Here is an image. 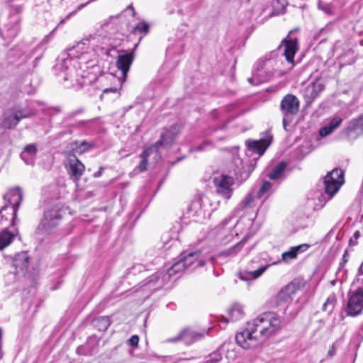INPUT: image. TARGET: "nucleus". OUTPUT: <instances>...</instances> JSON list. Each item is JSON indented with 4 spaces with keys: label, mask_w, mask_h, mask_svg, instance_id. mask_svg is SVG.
<instances>
[{
    "label": "nucleus",
    "mask_w": 363,
    "mask_h": 363,
    "mask_svg": "<svg viewBox=\"0 0 363 363\" xmlns=\"http://www.w3.org/2000/svg\"><path fill=\"white\" fill-rule=\"evenodd\" d=\"M281 320L277 314L268 312L248 323L247 328L235 335V340L243 349H249L257 342L267 340L281 328Z\"/></svg>",
    "instance_id": "1"
},
{
    "label": "nucleus",
    "mask_w": 363,
    "mask_h": 363,
    "mask_svg": "<svg viewBox=\"0 0 363 363\" xmlns=\"http://www.w3.org/2000/svg\"><path fill=\"white\" fill-rule=\"evenodd\" d=\"M111 44V38L106 34L104 27H101L94 34L84 38L75 45L69 48L67 52L62 55V66L67 68V64L73 61V58L79 59L77 63L82 68V65L90 64L89 66H94L95 62L93 60L87 59L86 55L89 51L94 53L104 54L107 52Z\"/></svg>",
    "instance_id": "2"
},
{
    "label": "nucleus",
    "mask_w": 363,
    "mask_h": 363,
    "mask_svg": "<svg viewBox=\"0 0 363 363\" xmlns=\"http://www.w3.org/2000/svg\"><path fill=\"white\" fill-rule=\"evenodd\" d=\"M65 213L64 208L60 205H55L45 210L37 226L36 233L50 237L59 236L61 234L60 226Z\"/></svg>",
    "instance_id": "3"
},
{
    "label": "nucleus",
    "mask_w": 363,
    "mask_h": 363,
    "mask_svg": "<svg viewBox=\"0 0 363 363\" xmlns=\"http://www.w3.org/2000/svg\"><path fill=\"white\" fill-rule=\"evenodd\" d=\"M79 59L73 58L71 63L67 64V68L62 66V62L56 65L58 69L67 72L64 77V80H70L72 82H75L81 88L91 84L95 80V76L91 74L84 68H89L90 64L82 65V68L77 63Z\"/></svg>",
    "instance_id": "4"
},
{
    "label": "nucleus",
    "mask_w": 363,
    "mask_h": 363,
    "mask_svg": "<svg viewBox=\"0 0 363 363\" xmlns=\"http://www.w3.org/2000/svg\"><path fill=\"white\" fill-rule=\"evenodd\" d=\"M208 259L210 257L206 258L201 250L185 252L182 257L168 269V275L171 277L183 269L190 268L194 269L199 267H203Z\"/></svg>",
    "instance_id": "5"
},
{
    "label": "nucleus",
    "mask_w": 363,
    "mask_h": 363,
    "mask_svg": "<svg viewBox=\"0 0 363 363\" xmlns=\"http://www.w3.org/2000/svg\"><path fill=\"white\" fill-rule=\"evenodd\" d=\"M344 172L340 168H335L329 172L324 177L323 185L325 194H321L320 201H323L325 203L331 199L333 196L339 191L341 186L344 184Z\"/></svg>",
    "instance_id": "6"
},
{
    "label": "nucleus",
    "mask_w": 363,
    "mask_h": 363,
    "mask_svg": "<svg viewBox=\"0 0 363 363\" xmlns=\"http://www.w3.org/2000/svg\"><path fill=\"white\" fill-rule=\"evenodd\" d=\"M363 310V279L353 281L349 292L347 313L351 316L359 315Z\"/></svg>",
    "instance_id": "7"
},
{
    "label": "nucleus",
    "mask_w": 363,
    "mask_h": 363,
    "mask_svg": "<svg viewBox=\"0 0 363 363\" xmlns=\"http://www.w3.org/2000/svg\"><path fill=\"white\" fill-rule=\"evenodd\" d=\"M300 101L295 95L288 94L282 98L279 109L282 115L283 127L285 130L298 113Z\"/></svg>",
    "instance_id": "8"
},
{
    "label": "nucleus",
    "mask_w": 363,
    "mask_h": 363,
    "mask_svg": "<svg viewBox=\"0 0 363 363\" xmlns=\"http://www.w3.org/2000/svg\"><path fill=\"white\" fill-rule=\"evenodd\" d=\"M234 216H229L220 223L216 226L211 231V234L220 245H226L230 242L234 236V228L237 221H233Z\"/></svg>",
    "instance_id": "9"
},
{
    "label": "nucleus",
    "mask_w": 363,
    "mask_h": 363,
    "mask_svg": "<svg viewBox=\"0 0 363 363\" xmlns=\"http://www.w3.org/2000/svg\"><path fill=\"white\" fill-rule=\"evenodd\" d=\"M259 258L253 259L250 261L246 268L240 271L238 277L243 281H249L259 278L270 266L269 264L263 265L259 263Z\"/></svg>",
    "instance_id": "10"
},
{
    "label": "nucleus",
    "mask_w": 363,
    "mask_h": 363,
    "mask_svg": "<svg viewBox=\"0 0 363 363\" xmlns=\"http://www.w3.org/2000/svg\"><path fill=\"white\" fill-rule=\"evenodd\" d=\"M267 61V58H261L257 60L254 66L252 77L247 79L250 84L258 85L267 82L270 79L271 73L264 69L265 63Z\"/></svg>",
    "instance_id": "11"
},
{
    "label": "nucleus",
    "mask_w": 363,
    "mask_h": 363,
    "mask_svg": "<svg viewBox=\"0 0 363 363\" xmlns=\"http://www.w3.org/2000/svg\"><path fill=\"white\" fill-rule=\"evenodd\" d=\"M65 168L69 178L75 182H79L85 171L84 164L74 155L68 156Z\"/></svg>",
    "instance_id": "12"
},
{
    "label": "nucleus",
    "mask_w": 363,
    "mask_h": 363,
    "mask_svg": "<svg viewBox=\"0 0 363 363\" xmlns=\"http://www.w3.org/2000/svg\"><path fill=\"white\" fill-rule=\"evenodd\" d=\"M208 334L207 331L199 332L189 328L184 329L174 337L167 340L169 342H175L182 341L186 345H191L199 340L203 339L206 335Z\"/></svg>",
    "instance_id": "13"
},
{
    "label": "nucleus",
    "mask_w": 363,
    "mask_h": 363,
    "mask_svg": "<svg viewBox=\"0 0 363 363\" xmlns=\"http://www.w3.org/2000/svg\"><path fill=\"white\" fill-rule=\"evenodd\" d=\"M299 283L291 281L281 289L276 297L277 306H284L285 308L287 307L292 301V296L299 289Z\"/></svg>",
    "instance_id": "14"
},
{
    "label": "nucleus",
    "mask_w": 363,
    "mask_h": 363,
    "mask_svg": "<svg viewBox=\"0 0 363 363\" xmlns=\"http://www.w3.org/2000/svg\"><path fill=\"white\" fill-rule=\"evenodd\" d=\"M216 192L226 199H229L233 193V179L227 175H220L214 178Z\"/></svg>",
    "instance_id": "15"
},
{
    "label": "nucleus",
    "mask_w": 363,
    "mask_h": 363,
    "mask_svg": "<svg viewBox=\"0 0 363 363\" xmlns=\"http://www.w3.org/2000/svg\"><path fill=\"white\" fill-rule=\"evenodd\" d=\"M292 32L291 31L288 36L282 40L278 48L279 50H283V55L286 60L291 64H294V57L298 49L296 38H289V35Z\"/></svg>",
    "instance_id": "16"
},
{
    "label": "nucleus",
    "mask_w": 363,
    "mask_h": 363,
    "mask_svg": "<svg viewBox=\"0 0 363 363\" xmlns=\"http://www.w3.org/2000/svg\"><path fill=\"white\" fill-rule=\"evenodd\" d=\"M17 212L15 210L9 208L7 204L2 206L0 209V225L5 226V228H7V226H10L13 228L11 232L16 233L17 229L15 226L18 221Z\"/></svg>",
    "instance_id": "17"
},
{
    "label": "nucleus",
    "mask_w": 363,
    "mask_h": 363,
    "mask_svg": "<svg viewBox=\"0 0 363 363\" xmlns=\"http://www.w3.org/2000/svg\"><path fill=\"white\" fill-rule=\"evenodd\" d=\"M180 133V127L178 125H172L169 129L164 130L160 136V139L153 145L156 147V150L162 146H171L175 139Z\"/></svg>",
    "instance_id": "18"
},
{
    "label": "nucleus",
    "mask_w": 363,
    "mask_h": 363,
    "mask_svg": "<svg viewBox=\"0 0 363 363\" xmlns=\"http://www.w3.org/2000/svg\"><path fill=\"white\" fill-rule=\"evenodd\" d=\"M30 257L27 252H21L16 254L12 260V267L15 269L13 272L19 276H24L28 269Z\"/></svg>",
    "instance_id": "19"
},
{
    "label": "nucleus",
    "mask_w": 363,
    "mask_h": 363,
    "mask_svg": "<svg viewBox=\"0 0 363 363\" xmlns=\"http://www.w3.org/2000/svg\"><path fill=\"white\" fill-rule=\"evenodd\" d=\"M4 199L9 204V208L18 211L21 201L23 200V193L19 187L11 189L4 196Z\"/></svg>",
    "instance_id": "20"
},
{
    "label": "nucleus",
    "mask_w": 363,
    "mask_h": 363,
    "mask_svg": "<svg viewBox=\"0 0 363 363\" xmlns=\"http://www.w3.org/2000/svg\"><path fill=\"white\" fill-rule=\"evenodd\" d=\"M230 320L223 316L218 317V323L220 328H223L222 324L226 325L229 321H237L242 318L245 315L243 306L239 303H233L228 309Z\"/></svg>",
    "instance_id": "21"
},
{
    "label": "nucleus",
    "mask_w": 363,
    "mask_h": 363,
    "mask_svg": "<svg viewBox=\"0 0 363 363\" xmlns=\"http://www.w3.org/2000/svg\"><path fill=\"white\" fill-rule=\"evenodd\" d=\"M135 55L134 52H124L118 55L116 60V67L121 71L122 75L124 78L126 77L127 74L130 69V67L133 63Z\"/></svg>",
    "instance_id": "22"
},
{
    "label": "nucleus",
    "mask_w": 363,
    "mask_h": 363,
    "mask_svg": "<svg viewBox=\"0 0 363 363\" xmlns=\"http://www.w3.org/2000/svg\"><path fill=\"white\" fill-rule=\"evenodd\" d=\"M323 86L321 83L315 82L308 84L303 90V97L306 104L312 103L323 91Z\"/></svg>",
    "instance_id": "23"
},
{
    "label": "nucleus",
    "mask_w": 363,
    "mask_h": 363,
    "mask_svg": "<svg viewBox=\"0 0 363 363\" xmlns=\"http://www.w3.org/2000/svg\"><path fill=\"white\" fill-rule=\"evenodd\" d=\"M310 247V245L306 243L291 247L288 251L281 254V260L289 264L291 260L296 259L298 254L307 251Z\"/></svg>",
    "instance_id": "24"
},
{
    "label": "nucleus",
    "mask_w": 363,
    "mask_h": 363,
    "mask_svg": "<svg viewBox=\"0 0 363 363\" xmlns=\"http://www.w3.org/2000/svg\"><path fill=\"white\" fill-rule=\"evenodd\" d=\"M270 144V140L267 138H262L259 140L248 141L247 145L250 150L259 155H263L266 149Z\"/></svg>",
    "instance_id": "25"
},
{
    "label": "nucleus",
    "mask_w": 363,
    "mask_h": 363,
    "mask_svg": "<svg viewBox=\"0 0 363 363\" xmlns=\"http://www.w3.org/2000/svg\"><path fill=\"white\" fill-rule=\"evenodd\" d=\"M154 152H157L156 150V147L152 145L151 146L145 148L142 153L140 155V158L142 159L140 162L139 163L137 168L139 169L140 172H145L147 168V162L148 157L151 155Z\"/></svg>",
    "instance_id": "26"
},
{
    "label": "nucleus",
    "mask_w": 363,
    "mask_h": 363,
    "mask_svg": "<svg viewBox=\"0 0 363 363\" xmlns=\"http://www.w3.org/2000/svg\"><path fill=\"white\" fill-rule=\"evenodd\" d=\"M15 232L5 228L0 233V250L9 245L13 240Z\"/></svg>",
    "instance_id": "27"
},
{
    "label": "nucleus",
    "mask_w": 363,
    "mask_h": 363,
    "mask_svg": "<svg viewBox=\"0 0 363 363\" xmlns=\"http://www.w3.org/2000/svg\"><path fill=\"white\" fill-rule=\"evenodd\" d=\"M286 168V163L284 162H279L269 173L268 177L272 180H277L284 177V171Z\"/></svg>",
    "instance_id": "28"
},
{
    "label": "nucleus",
    "mask_w": 363,
    "mask_h": 363,
    "mask_svg": "<svg viewBox=\"0 0 363 363\" xmlns=\"http://www.w3.org/2000/svg\"><path fill=\"white\" fill-rule=\"evenodd\" d=\"M18 118L11 109V113H6L3 120V126L8 129L14 128L18 124Z\"/></svg>",
    "instance_id": "29"
},
{
    "label": "nucleus",
    "mask_w": 363,
    "mask_h": 363,
    "mask_svg": "<svg viewBox=\"0 0 363 363\" xmlns=\"http://www.w3.org/2000/svg\"><path fill=\"white\" fill-rule=\"evenodd\" d=\"M93 325L99 331H106L111 325V320L108 316H99L93 320Z\"/></svg>",
    "instance_id": "30"
},
{
    "label": "nucleus",
    "mask_w": 363,
    "mask_h": 363,
    "mask_svg": "<svg viewBox=\"0 0 363 363\" xmlns=\"http://www.w3.org/2000/svg\"><path fill=\"white\" fill-rule=\"evenodd\" d=\"M347 131L349 133L354 132L357 134L363 133V114L350 122L347 126Z\"/></svg>",
    "instance_id": "31"
},
{
    "label": "nucleus",
    "mask_w": 363,
    "mask_h": 363,
    "mask_svg": "<svg viewBox=\"0 0 363 363\" xmlns=\"http://www.w3.org/2000/svg\"><path fill=\"white\" fill-rule=\"evenodd\" d=\"M247 238L245 237L242 238L240 242L236 243L235 245L226 249L223 252V255L229 257L235 256L244 247Z\"/></svg>",
    "instance_id": "32"
},
{
    "label": "nucleus",
    "mask_w": 363,
    "mask_h": 363,
    "mask_svg": "<svg viewBox=\"0 0 363 363\" xmlns=\"http://www.w3.org/2000/svg\"><path fill=\"white\" fill-rule=\"evenodd\" d=\"M158 281L159 274H154L143 281L142 287L147 289L150 291H155L158 287L160 286V285L155 286Z\"/></svg>",
    "instance_id": "33"
},
{
    "label": "nucleus",
    "mask_w": 363,
    "mask_h": 363,
    "mask_svg": "<svg viewBox=\"0 0 363 363\" xmlns=\"http://www.w3.org/2000/svg\"><path fill=\"white\" fill-rule=\"evenodd\" d=\"M336 301L337 300L335 296L334 295H330L323 303V310L327 312L328 315L331 314L335 308Z\"/></svg>",
    "instance_id": "34"
},
{
    "label": "nucleus",
    "mask_w": 363,
    "mask_h": 363,
    "mask_svg": "<svg viewBox=\"0 0 363 363\" xmlns=\"http://www.w3.org/2000/svg\"><path fill=\"white\" fill-rule=\"evenodd\" d=\"M150 30V26L149 24L143 21L139 23H138L133 29V33L134 34H142V35H146Z\"/></svg>",
    "instance_id": "35"
},
{
    "label": "nucleus",
    "mask_w": 363,
    "mask_h": 363,
    "mask_svg": "<svg viewBox=\"0 0 363 363\" xmlns=\"http://www.w3.org/2000/svg\"><path fill=\"white\" fill-rule=\"evenodd\" d=\"M272 189V184L271 182L268 181L263 182L262 184L261 185L257 194V199H261L262 197L264 196L267 194H269Z\"/></svg>",
    "instance_id": "36"
},
{
    "label": "nucleus",
    "mask_w": 363,
    "mask_h": 363,
    "mask_svg": "<svg viewBox=\"0 0 363 363\" xmlns=\"http://www.w3.org/2000/svg\"><path fill=\"white\" fill-rule=\"evenodd\" d=\"M12 110L14 111L15 114L18 116V122H20V121L21 119L30 118L35 115V113L33 111H27L23 108H18V109L13 108Z\"/></svg>",
    "instance_id": "37"
},
{
    "label": "nucleus",
    "mask_w": 363,
    "mask_h": 363,
    "mask_svg": "<svg viewBox=\"0 0 363 363\" xmlns=\"http://www.w3.org/2000/svg\"><path fill=\"white\" fill-rule=\"evenodd\" d=\"M257 199V195L255 196L252 194H247L245 198L242 201L240 205L243 208H252L255 206V201Z\"/></svg>",
    "instance_id": "38"
},
{
    "label": "nucleus",
    "mask_w": 363,
    "mask_h": 363,
    "mask_svg": "<svg viewBox=\"0 0 363 363\" xmlns=\"http://www.w3.org/2000/svg\"><path fill=\"white\" fill-rule=\"evenodd\" d=\"M190 212H194V215L201 216L203 214V211L201 208V203L200 199L194 200L190 205Z\"/></svg>",
    "instance_id": "39"
},
{
    "label": "nucleus",
    "mask_w": 363,
    "mask_h": 363,
    "mask_svg": "<svg viewBox=\"0 0 363 363\" xmlns=\"http://www.w3.org/2000/svg\"><path fill=\"white\" fill-rule=\"evenodd\" d=\"M94 147V144L91 143H87L86 141L84 140L81 142L79 145L78 143H76V149L77 151L79 153H83L91 147Z\"/></svg>",
    "instance_id": "40"
},
{
    "label": "nucleus",
    "mask_w": 363,
    "mask_h": 363,
    "mask_svg": "<svg viewBox=\"0 0 363 363\" xmlns=\"http://www.w3.org/2000/svg\"><path fill=\"white\" fill-rule=\"evenodd\" d=\"M343 121V118L338 116H334L333 118H331L328 123L333 130L337 129Z\"/></svg>",
    "instance_id": "41"
},
{
    "label": "nucleus",
    "mask_w": 363,
    "mask_h": 363,
    "mask_svg": "<svg viewBox=\"0 0 363 363\" xmlns=\"http://www.w3.org/2000/svg\"><path fill=\"white\" fill-rule=\"evenodd\" d=\"M22 153H23V155H28L32 157L33 158H35L37 153L36 146L33 144H29L25 147Z\"/></svg>",
    "instance_id": "42"
},
{
    "label": "nucleus",
    "mask_w": 363,
    "mask_h": 363,
    "mask_svg": "<svg viewBox=\"0 0 363 363\" xmlns=\"http://www.w3.org/2000/svg\"><path fill=\"white\" fill-rule=\"evenodd\" d=\"M212 146H213L212 143L209 140H206V141H204L203 143H202L201 145H199L196 146L195 147H194L193 149H191V151L201 152V151L206 150L208 147H212Z\"/></svg>",
    "instance_id": "43"
},
{
    "label": "nucleus",
    "mask_w": 363,
    "mask_h": 363,
    "mask_svg": "<svg viewBox=\"0 0 363 363\" xmlns=\"http://www.w3.org/2000/svg\"><path fill=\"white\" fill-rule=\"evenodd\" d=\"M84 111V109L83 108H79L75 111H71L65 116V117L64 118V121H69L74 118L76 116L82 113Z\"/></svg>",
    "instance_id": "44"
},
{
    "label": "nucleus",
    "mask_w": 363,
    "mask_h": 363,
    "mask_svg": "<svg viewBox=\"0 0 363 363\" xmlns=\"http://www.w3.org/2000/svg\"><path fill=\"white\" fill-rule=\"evenodd\" d=\"M333 131V129H332V128L327 124L320 129L319 134L321 137H325L331 134Z\"/></svg>",
    "instance_id": "45"
},
{
    "label": "nucleus",
    "mask_w": 363,
    "mask_h": 363,
    "mask_svg": "<svg viewBox=\"0 0 363 363\" xmlns=\"http://www.w3.org/2000/svg\"><path fill=\"white\" fill-rule=\"evenodd\" d=\"M21 157L25 162V163L26 164H33V163H34V158H33L30 155H23V153L21 152Z\"/></svg>",
    "instance_id": "46"
},
{
    "label": "nucleus",
    "mask_w": 363,
    "mask_h": 363,
    "mask_svg": "<svg viewBox=\"0 0 363 363\" xmlns=\"http://www.w3.org/2000/svg\"><path fill=\"white\" fill-rule=\"evenodd\" d=\"M221 360V355L219 353L213 354L208 361L211 362V363H218Z\"/></svg>",
    "instance_id": "47"
},
{
    "label": "nucleus",
    "mask_w": 363,
    "mask_h": 363,
    "mask_svg": "<svg viewBox=\"0 0 363 363\" xmlns=\"http://www.w3.org/2000/svg\"><path fill=\"white\" fill-rule=\"evenodd\" d=\"M3 335L4 330L0 327V359H2L4 355V352L3 351Z\"/></svg>",
    "instance_id": "48"
},
{
    "label": "nucleus",
    "mask_w": 363,
    "mask_h": 363,
    "mask_svg": "<svg viewBox=\"0 0 363 363\" xmlns=\"http://www.w3.org/2000/svg\"><path fill=\"white\" fill-rule=\"evenodd\" d=\"M128 344L131 346L135 347L138 345L139 337L138 335H135L131 336V337L128 340Z\"/></svg>",
    "instance_id": "49"
},
{
    "label": "nucleus",
    "mask_w": 363,
    "mask_h": 363,
    "mask_svg": "<svg viewBox=\"0 0 363 363\" xmlns=\"http://www.w3.org/2000/svg\"><path fill=\"white\" fill-rule=\"evenodd\" d=\"M336 351H337V347H336V344L334 343L333 344L330 348H329V350L328 352V354L327 356L330 358H332L336 353Z\"/></svg>",
    "instance_id": "50"
},
{
    "label": "nucleus",
    "mask_w": 363,
    "mask_h": 363,
    "mask_svg": "<svg viewBox=\"0 0 363 363\" xmlns=\"http://www.w3.org/2000/svg\"><path fill=\"white\" fill-rule=\"evenodd\" d=\"M360 233L357 230L354 232L353 237L350 238V245H356V240L359 238Z\"/></svg>",
    "instance_id": "51"
},
{
    "label": "nucleus",
    "mask_w": 363,
    "mask_h": 363,
    "mask_svg": "<svg viewBox=\"0 0 363 363\" xmlns=\"http://www.w3.org/2000/svg\"><path fill=\"white\" fill-rule=\"evenodd\" d=\"M93 120H86V121H78L77 123H76V126L77 127H79V128H81V127H84V126H86L88 125L90 123L92 122Z\"/></svg>",
    "instance_id": "52"
},
{
    "label": "nucleus",
    "mask_w": 363,
    "mask_h": 363,
    "mask_svg": "<svg viewBox=\"0 0 363 363\" xmlns=\"http://www.w3.org/2000/svg\"><path fill=\"white\" fill-rule=\"evenodd\" d=\"M347 257H348V252H347V250H345V253H344V255L342 256V262H340V265L342 266L343 264H345L347 262V260H348Z\"/></svg>",
    "instance_id": "53"
},
{
    "label": "nucleus",
    "mask_w": 363,
    "mask_h": 363,
    "mask_svg": "<svg viewBox=\"0 0 363 363\" xmlns=\"http://www.w3.org/2000/svg\"><path fill=\"white\" fill-rule=\"evenodd\" d=\"M117 93L118 89L117 88H106L103 91V94H108V93Z\"/></svg>",
    "instance_id": "54"
},
{
    "label": "nucleus",
    "mask_w": 363,
    "mask_h": 363,
    "mask_svg": "<svg viewBox=\"0 0 363 363\" xmlns=\"http://www.w3.org/2000/svg\"><path fill=\"white\" fill-rule=\"evenodd\" d=\"M103 172H104V168L102 167H101L99 168V169L94 174V177L98 178V177H101Z\"/></svg>",
    "instance_id": "55"
},
{
    "label": "nucleus",
    "mask_w": 363,
    "mask_h": 363,
    "mask_svg": "<svg viewBox=\"0 0 363 363\" xmlns=\"http://www.w3.org/2000/svg\"><path fill=\"white\" fill-rule=\"evenodd\" d=\"M359 274H363V262L362 263V264L360 265V267L359 268Z\"/></svg>",
    "instance_id": "56"
},
{
    "label": "nucleus",
    "mask_w": 363,
    "mask_h": 363,
    "mask_svg": "<svg viewBox=\"0 0 363 363\" xmlns=\"http://www.w3.org/2000/svg\"><path fill=\"white\" fill-rule=\"evenodd\" d=\"M128 9H130L133 11V14L135 15V9L134 7L132 5H129L127 7Z\"/></svg>",
    "instance_id": "57"
},
{
    "label": "nucleus",
    "mask_w": 363,
    "mask_h": 363,
    "mask_svg": "<svg viewBox=\"0 0 363 363\" xmlns=\"http://www.w3.org/2000/svg\"><path fill=\"white\" fill-rule=\"evenodd\" d=\"M53 109L55 111V112L57 113H60L61 112V109L60 107H54Z\"/></svg>",
    "instance_id": "58"
},
{
    "label": "nucleus",
    "mask_w": 363,
    "mask_h": 363,
    "mask_svg": "<svg viewBox=\"0 0 363 363\" xmlns=\"http://www.w3.org/2000/svg\"><path fill=\"white\" fill-rule=\"evenodd\" d=\"M172 48H167V54H168V55L172 54Z\"/></svg>",
    "instance_id": "59"
},
{
    "label": "nucleus",
    "mask_w": 363,
    "mask_h": 363,
    "mask_svg": "<svg viewBox=\"0 0 363 363\" xmlns=\"http://www.w3.org/2000/svg\"><path fill=\"white\" fill-rule=\"evenodd\" d=\"M271 55H276V52H272L271 53Z\"/></svg>",
    "instance_id": "60"
},
{
    "label": "nucleus",
    "mask_w": 363,
    "mask_h": 363,
    "mask_svg": "<svg viewBox=\"0 0 363 363\" xmlns=\"http://www.w3.org/2000/svg\"><path fill=\"white\" fill-rule=\"evenodd\" d=\"M178 47H179V48H181L182 45L179 44V45H178Z\"/></svg>",
    "instance_id": "61"
}]
</instances>
